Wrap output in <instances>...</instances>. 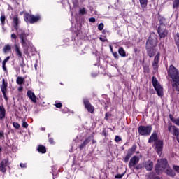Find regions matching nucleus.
<instances>
[{"mask_svg":"<svg viewBox=\"0 0 179 179\" xmlns=\"http://www.w3.org/2000/svg\"><path fill=\"white\" fill-rule=\"evenodd\" d=\"M49 142H50V143H51V144L54 143V139L50 138V139H49Z\"/></svg>","mask_w":179,"mask_h":179,"instance_id":"obj_49","label":"nucleus"},{"mask_svg":"<svg viewBox=\"0 0 179 179\" xmlns=\"http://www.w3.org/2000/svg\"><path fill=\"white\" fill-rule=\"evenodd\" d=\"M175 43L177 47H179V33H177L174 36Z\"/></svg>","mask_w":179,"mask_h":179,"instance_id":"obj_29","label":"nucleus"},{"mask_svg":"<svg viewBox=\"0 0 179 179\" xmlns=\"http://www.w3.org/2000/svg\"><path fill=\"white\" fill-rule=\"evenodd\" d=\"M16 83L20 85H23V83H24V78L22 76L17 77Z\"/></svg>","mask_w":179,"mask_h":179,"instance_id":"obj_19","label":"nucleus"},{"mask_svg":"<svg viewBox=\"0 0 179 179\" xmlns=\"http://www.w3.org/2000/svg\"><path fill=\"white\" fill-rule=\"evenodd\" d=\"M99 40H101V41H106V38H99Z\"/></svg>","mask_w":179,"mask_h":179,"instance_id":"obj_51","label":"nucleus"},{"mask_svg":"<svg viewBox=\"0 0 179 179\" xmlns=\"http://www.w3.org/2000/svg\"><path fill=\"white\" fill-rule=\"evenodd\" d=\"M5 118V108L0 106V120H3Z\"/></svg>","mask_w":179,"mask_h":179,"instance_id":"obj_22","label":"nucleus"},{"mask_svg":"<svg viewBox=\"0 0 179 179\" xmlns=\"http://www.w3.org/2000/svg\"><path fill=\"white\" fill-rule=\"evenodd\" d=\"M55 107H56L57 108H61V107H62V103H57L55 104Z\"/></svg>","mask_w":179,"mask_h":179,"instance_id":"obj_38","label":"nucleus"},{"mask_svg":"<svg viewBox=\"0 0 179 179\" xmlns=\"http://www.w3.org/2000/svg\"><path fill=\"white\" fill-rule=\"evenodd\" d=\"M11 48H12L10 47V45H6L3 49L4 54H6V52H8V51H10Z\"/></svg>","mask_w":179,"mask_h":179,"instance_id":"obj_26","label":"nucleus"},{"mask_svg":"<svg viewBox=\"0 0 179 179\" xmlns=\"http://www.w3.org/2000/svg\"><path fill=\"white\" fill-rule=\"evenodd\" d=\"M37 150L39 153H45V147L44 145H38Z\"/></svg>","mask_w":179,"mask_h":179,"instance_id":"obj_25","label":"nucleus"},{"mask_svg":"<svg viewBox=\"0 0 179 179\" xmlns=\"http://www.w3.org/2000/svg\"><path fill=\"white\" fill-rule=\"evenodd\" d=\"M6 63H3V71H6Z\"/></svg>","mask_w":179,"mask_h":179,"instance_id":"obj_47","label":"nucleus"},{"mask_svg":"<svg viewBox=\"0 0 179 179\" xmlns=\"http://www.w3.org/2000/svg\"><path fill=\"white\" fill-rule=\"evenodd\" d=\"M22 127L23 128H27V127H29V124H27V122H26L24 120L22 121Z\"/></svg>","mask_w":179,"mask_h":179,"instance_id":"obj_37","label":"nucleus"},{"mask_svg":"<svg viewBox=\"0 0 179 179\" xmlns=\"http://www.w3.org/2000/svg\"><path fill=\"white\" fill-rule=\"evenodd\" d=\"M6 87H8V83L5 82V79L3 78L2 85H1V90L4 97H6Z\"/></svg>","mask_w":179,"mask_h":179,"instance_id":"obj_14","label":"nucleus"},{"mask_svg":"<svg viewBox=\"0 0 179 179\" xmlns=\"http://www.w3.org/2000/svg\"><path fill=\"white\" fill-rule=\"evenodd\" d=\"M131 154H127L124 158V162L126 163H128V161L129 160V159L131 158Z\"/></svg>","mask_w":179,"mask_h":179,"instance_id":"obj_34","label":"nucleus"},{"mask_svg":"<svg viewBox=\"0 0 179 179\" xmlns=\"http://www.w3.org/2000/svg\"><path fill=\"white\" fill-rule=\"evenodd\" d=\"M144 167L148 170V171H150L152 169H153V162L151 160L146 161L144 164Z\"/></svg>","mask_w":179,"mask_h":179,"instance_id":"obj_15","label":"nucleus"},{"mask_svg":"<svg viewBox=\"0 0 179 179\" xmlns=\"http://www.w3.org/2000/svg\"><path fill=\"white\" fill-rule=\"evenodd\" d=\"M136 150V145H133L131 148L129 150L127 155H130V156H132L133 154L135 153Z\"/></svg>","mask_w":179,"mask_h":179,"instance_id":"obj_24","label":"nucleus"},{"mask_svg":"<svg viewBox=\"0 0 179 179\" xmlns=\"http://www.w3.org/2000/svg\"><path fill=\"white\" fill-rule=\"evenodd\" d=\"M169 117H170V119L171 120L172 122H174V124H176V125H179V117L174 119V118H173L171 115H170Z\"/></svg>","mask_w":179,"mask_h":179,"instance_id":"obj_30","label":"nucleus"},{"mask_svg":"<svg viewBox=\"0 0 179 179\" xmlns=\"http://www.w3.org/2000/svg\"><path fill=\"white\" fill-rule=\"evenodd\" d=\"M17 34L20 37V43L24 50V54H29V48H31V47H33V44H31V42H30V41L27 40V38H26L27 37V35H26L24 31H23L22 29H17Z\"/></svg>","mask_w":179,"mask_h":179,"instance_id":"obj_3","label":"nucleus"},{"mask_svg":"<svg viewBox=\"0 0 179 179\" xmlns=\"http://www.w3.org/2000/svg\"><path fill=\"white\" fill-rule=\"evenodd\" d=\"M84 104H85V108H87V111H89V113H91L92 114H93V113L94 111V107H93V106H92V104H90V103H89V101L87 99H85Z\"/></svg>","mask_w":179,"mask_h":179,"instance_id":"obj_11","label":"nucleus"},{"mask_svg":"<svg viewBox=\"0 0 179 179\" xmlns=\"http://www.w3.org/2000/svg\"><path fill=\"white\" fill-rule=\"evenodd\" d=\"M24 20L27 22V23H31L33 24V23H36L40 20V16H34L30 14H27L25 15Z\"/></svg>","mask_w":179,"mask_h":179,"instance_id":"obj_7","label":"nucleus"},{"mask_svg":"<svg viewBox=\"0 0 179 179\" xmlns=\"http://www.w3.org/2000/svg\"><path fill=\"white\" fill-rule=\"evenodd\" d=\"M109 115H110V113H106L105 117H106V120H107V117H108Z\"/></svg>","mask_w":179,"mask_h":179,"instance_id":"obj_50","label":"nucleus"},{"mask_svg":"<svg viewBox=\"0 0 179 179\" xmlns=\"http://www.w3.org/2000/svg\"><path fill=\"white\" fill-rule=\"evenodd\" d=\"M15 52L20 58H22V52H20V48L17 45H15Z\"/></svg>","mask_w":179,"mask_h":179,"instance_id":"obj_21","label":"nucleus"},{"mask_svg":"<svg viewBox=\"0 0 179 179\" xmlns=\"http://www.w3.org/2000/svg\"><path fill=\"white\" fill-rule=\"evenodd\" d=\"M27 94L33 103H37V97L34 94V92H31V90H28Z\"/></svg>","mask_w":179,"mask_h":179,"instance_id":"obj_13","label":"nucleus"},{"mask_svg":"<svg viewBox=\"0 0 179 179\" xmlns=\"http://www.w3.org/2000/svg\"><path fill=\"white\" fill-rule=\"evenodd\" d=\"M152 86L156 90L157 95L159 96H163V87L160 85V83L157 81V78L156 77L152 78Z\"/></svg>","mask_w":179,"mask_h":179,"instance_id":"obj_5","label":"nucleus"},{"mask_svg":"<svg viewBox=\"0 0 179 179\" xmlns=\"http://www.w3.org/2000/svg\"><path fill=\"white\" fill-rule=\"evenodd\" d=\"M173 169H174L175 171H176L177 173H179V166H173Z\"/></svg>","mask_w":179,"mask_h":179,"instance_id":"obj_39","label":"nucleus"},{"mask_svg":"<svg viewBox=\"0 0 179 179\" xmlns=\"http://www.w3.org/2000/svg\"><path fill=\"white\" fill-rule=\"evenodd\" d=\"M41 131H45V128L44 127L41 128Z\"/></svg>","mask_w":179,"mask_h":179,"instance_id":"obj_52","label":"nucleus"},{"mask_svg":"<svg viewBox=\"0 0 179 179\" xmlns=\"http://www.w3.org/2000/svg\"><path fill=\"white\" fill-rule=\"evenodd\" d=\"M138 163H139V157L138 156H134L129 162V167H134V166H136V164H138Z\"/></svg>","mask_w":179,"mask_h":179,"instance_id":"obj_12","label":"nucleus"},{"mask_svg":"<svg viewBox=\"0 0 179 179\" xmlns=\"http://www.w3.org/2000/svg\"><path fill=\"white\" fill-rule=\"evenodd\" d=\"M5 19H6L5 15L2 14V15H1L0 20H1V24H2L3 26V24H5Z\"/></svg>","mask_w":179,"mask_h":179,"instance_id":"obj_31","label":"nucleus"},{"mask_svg":"<svg viewBox=\"0 0 179 179\" xmlns=\"http://www.w3.org/2000/svg\"><path fill=\"white\" fill-rule=\"evenodd\" d=\"M8 159H3L2 162L0 163V171L1 173L6 172V166H8Z\"/></svg>","mask_w":179,"mask_h":179,"instance_id":"obj_10","label":"nucleus"},{"mask_svg":"<svg viewBox=\"0 0 179 179\" xmlns=\"http://www.w3.org/2000/svg\"><path fill=\"white\" fill-rule=\"evenodd\" d=\"M168 75L172 79V87L173 90L179 92V71L174 66L171 65L168 70Z\"/></svg>","mask_w":179,"mask_h":179,"instance_id":"obj_2","label":"nucleus"},{"mask_svg":"<svg viewBox=\"0 0 179 179\" xmlns=\"http://www.w3.org/2000/svg\"><path fill=\"white\" fill-rule=\"evenodd\" d=\"M138 134L142 136L150 135L152 132L151 126H140L138 129Z\"/></svg>","mask_w":179,"mask_h":179,"instance_id":"obj_6","label":"nucleus"},{"mask_svg":"<svg viewBox=\"0 0 179 179\" xmlns=\"http://www.w3.org/2000/svg\"><path fill=\"white\" fill-rule=\"evenodd\" d=\"M148 142L150 143L152 142H155L154 149L156 150L159 156H162V153L163 152V141L159 140L157 138V134L153 133L150 136Z\"/></svg>","mask_w":179,"mask_h":179,"instance_id":"obj_4","label":"nucleus"},{"mask_svg":"<svg viewBox=\"0 0 179 179\" xmlns=\"http://www.w3.org/2000/svg\"><path fill=\"white\" fill-rule=\"evenodd\" d=\"M11 38H12L13 43H16V38H17V36L15 34H12Z\"/></svg>","mask_w":179,"mask_h":179,"instance_id":"obj_33","label":"nucleus"},{"mask_svg":"<svg viewBox=\"0 0 179 179\" xmlns=\"http://www.w3.org/2000/svg\"><path fill=\"white\" fill-rule=\"evenodd\" d=\"M155 171L157 174H161L163 171H165L167 176H170V177H174L176 176V173L173 171L169 165H167V159H158L157 164L155 166Z\"/></svg>","mask_w":179,"mask_h":179,"instance_id":"obj_1","label":"nucleus"},{"mask_svg":"<svg viewBox=\"0 0 179 179\" xmlns=\"http://www.w3.org/2000/svg\"><path fill=\"white\" fill-rule=\"evenodd\" d=\"M146 50H147L148 55H149L150 58H152V57H153V55H155V52L153 51V48H146Z\"/></svg>","mask_w":179,"mask_h":179,"instance_id":"obj_23","label":"nucleus"},{"mask_svg":"<svg viewBox=\"0 0 179 179\" xmlns=\"http://www.w3.org/2000/svg\"><path fill=\"white\" fill-rule=\"evenodd\" d=\"M92 141V137H87L84 142L80 145V149H82L83 148H85L87 143H89Z\"/></svg>","mask_w":179,"mask_h":179,"instance_id":"obj_18","label":"nucleus"},{"mask_svg":"<svg viewBox=\"0 0 179 179\" xmlns=\"http://www.w3.org/2000/svg\"><path fill=\"white\" fill-rule=\"evenodd\" d=\"M155 45H157V40L150 36L146 42V48H153Z\"/></svg>","mask_w":179,"mask_h":179,"instance_id":"obj_9","label":"nucleus"},{"mask_svg":"<svg viewBox=\"0 0 179 179\" xmlns=\"http://www.w3.org/2000/svg\"><path fill=\"white\" fill-rule=\"evenodd\" d=\"M113 57H115V58H118V53L117 52H113Z\"/></svg>","mask_w":179,"mask_h":179,"instance_id":"obj_46","label":"nucleus"},{"mask_svg":"<svg viewBox=\"0 0 179 179\" xmlns=\"http://www.w3.org/2000/svg\"><path fill=\"white\" fill-rule=\"evenodd\" d=\"M20 166L22 169H26V164H20Z\"/></svg>","mask_w":179,"mask_h":179,"instance_id":"obj_45","label":"nucleus"},{"mask_svg":"<svg viewBox=\"0 0 179 179\" xmlns=\"http://www.w3.org/2000/svg\"><path fill=\"white\" fill-rule=\"evenodd\" d=\"M19 23H20V21H19V17H13V25H14L15 29H16V30H17V26H18Z\"/></svg>","mask_w":179,"mask_h":179,"instance_id":"obj_20","label":"nucleus"},{"mask_svg":"<svg viewBox=\"0 0 179 179\" xmlns=\"http://www.w3.org/2000/svg\"><path fill=\"white\" fill-rule=\"evenodd\" d=\"M118 52L121 57H126L125 50L123 48H120L118 50Z\"/></svg>","mask_w":179,"mask_h":179,"instance_id":"obj_28","label":"nucleus"},{"mask_svg":"<svg viewBox=\"0 0 179 179\" xmlns=\"http://www.w3.org/2000/svg\"><path fill=\"white\" fill-rule=\"evenodd\" d=\"M141 8H146L148 6V0H139Z\"/></svg>","mask_w":179,"mask_h":179,"instance_id":"obj_27","label":"nucleus"},{"mask_svg":"<svg viewBox=\"0 0 179 179\" xmlns=\"http://www.w3.org/2000/svg\"><path fill=\"white\" fill-rule=\"evenodd\" d=\"M5 138L3 131H0V139H3Z\"/></svg>","mask_w":179,"mask_h":179,"instance_id":"obj_40","label":"nucleus"},{"mask_svg":"<svg viewBox=\"0 0 179 179\" xmlns=\"http://www.w3.org/2000/svg\"><path fill=\"white\" fill-rule=\"evenodd\" d=\"M13 125L14 128H16V129H19V128H20V124H19L17 122H13Z\"/></svg>","mask_w":179,"mask_h":179,"instance_id":"obj_35","label":"nucleus"},{"mask_svg":"<svg viewBox=\"0 0 179 179\" xmlns=\"http://www.w3.org/2000/svg\"><path fill=\"white\" fill-rule=\"evenodd\" d=\"M104 29V24L103 23H100L99 25H98V30H103Z\"/></svg>","mask_w":179,"mask_h":179,"instance_id":"obj_36","label":"nucleus"},{"mask_svg":"<svg viewBox=\"0 0 179 179\" xmlns=\"http://www.w3.org/2000/svg\"><path fill=\"white\" fill-rule=\"evenodd\" d=\"M168 131L176 136L178 142L179 143V129L176 126H169Z\"/></svg>","mask_w":179,"mask_h":179,"instance_id":"obj_8","label":"nucleus"},{"mask_svg":"<svg viewBox=\"0 0 179 179\" xmlns=\"http://www.w3.org/2000/svg\"><path fill=\"white\" fill-rule=\"evenodd\" d=\"M110 51L113 52V48L110 46Z\"/></svg>","mask_w":179,"mask_h":179,"instance_id":"obj_53","label":"nucleus"},{"mask_svg":"<svg viewBox=\"0 0 179 179\" xmlns=\"http://www.w3.org/2000/svg\"><path fill=\"white\" fill-rule=\"evenodd\" d=\"M22 90H23V86L20 85V87H18V91L22 92Z\"/></svg>","mask_w":179,"mask_h":179,"instance_id":"obj_48","label":"nucleus"},{"mask_svg":"<svg viewBox=\"0 0 179 179\" xmlns=\"http://www.w3.org/2000/svg\"><path fill=\"white\" fill-rule=\"evenodd\" d=\"M90 22H91V23H94V22H96V19L94 17H92L90 19Z\"/></svg>","mask_w":179,"mask_h":179,"instance_id":"obj_44","label":"nucleus"},{"mask_svg":"<svg viewBox=\"0 0 179 179\" xmlns=\"http://www.w3.org/2000/svg\"><path fill=\"white\" fill-rule=\"evenodd\" d=\"M159 58H160V53H157L154 59V62L152 63V66L154 69H157V66L159 64Z\"/></svg>","mask_w":179,"mask_h":179,"instance_id":"obj_16","label":"nucleus"},{"mask_svg":"<svg viewBox=\"0 0 179 179\" xmlns=\"http://www.w3.org/2000/svg\"><path fill=\"white\" fill-rule=\"evenodd\" d=\"M0 150H1V148H0Z\"/></svg>","mask_w":179,"mask_h":179,"instance_id":"obj_55","label":"nucleus"},{"mask_svg":"<svg viewBox=\"0 0 179 179\" xmlns=\"http://www.w3.org/2000/svg\"><path fill=\"white\" fill-rule=\"evenodd\" d=\"M115 141V142H120V141H121V138L118 136H116Z\"/></svg>","mask_w":179,"mask_h":179,"instance_id":"obj_41","label":"nucleus"},{"mask_svg":"<svg viewBox=\"0 0 179 179\" xmlns=\"http://www.w3.org/2000/svg\"><path fill=\"white\" fill-rule=\"evenodd\" d=\"M35 69H37V67H36V66H35Z\"/></svg>","mask_w":179,"mask_h":179,"instance_id":"obj_54","label":"nucleus"},{"mask_svg":"<svg viewBox=\"0 0 179 179\" xmlns=\"http://www.w3.org/2000/svg\"><path fill=\"white\" fill-rule=\"evenodd\" d=\"M158 34L159 35L160 38H164L167 34V31L162 29V28H158Z\"/></svg>","mask_w":179,"mask_h":179,"instance_id":"obj_17","label":"nucleus"},{"mask_svg":"<svg viewBox=\"0 0 179 179\" xmlns=\"http://www.w3.org/2000/svg\"><path fill=\"white\" fill-rule=\"evenodd\" d=\"M124 174H118L115 176V178H122Z\"/></svg>","mask_w":179,"mask_h":179,"instance_id":"obj_42","label":"nucleus"},{"mask_svg":"<svg viewBox=\"0 0 179 179\" xmlns=\"http://www.w3.org/2000/svg\"><path fill=\"white\" fill-rule=\"evenodd\" d=\"M10 59V57H7L3 61V63H4V64H6V62L8 60V59Z\"/></svg>","mask_w":179,"mask_h":179,"instance_id":"obj_43","label":"nucleus"},{"mask_svg":"<svg viewBox=\"0 0 179 179\" xmlns=\"http://www.w3.org/2000/svg\"><path fill=\"white\" fill-rule=\"evenodd\" d=\"M79 13L80 15H86V8H80L79 10Z\"/></svg>","mask_w":179,"mask_h":179,"instance_id":"obj_32","label":"nucleus"}]
</instances>
